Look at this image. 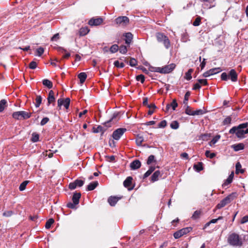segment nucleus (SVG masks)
Segmentation results:
<instances>
[{
	"instance_id": "obj_64",
	"label": "nucleus",
	"mask_w": 248,
	"mask_h": 248,
	"mask_svg": "<svg viewBox=\"0 0 248 248\" xmlns=\"http://www.w3.org/2000/svg\"><path fill=\"white\" fill-rule=\"evenodd\" d=\"M77 187L76 184L75 182L74 181L73 182L70 183L69 184V188L71 190H74Z\"/></svg>"
},
{
	"instance_id": "obj_56",
	"label": "nucleus",
	"mask_w": 248,
	"mask_h": 248,
	"mask_svg": "<svg viewBox=\"0 0 248 248\" xmlns=\"http://www.w3.org/2000/svg\"><path fill=\"white\" fill-rule=\"evenodd\" d=\"M167 125V122L166 120H163L160 122L158 125V127L159 128H164Z\"/></svg>"
},
{
	"instance_id": "obj_19",
	"label": "nucleus",
	"mask_w": 248,
	"mask_h": 248,
	"mask_svg": "<svg viewBox=\"0 0 248 248\" xmlns=\"http://www.w3.org/2000/svg\"><path fill=\"white\" fill-rule=\"evenodd\" d=\"M58 51L62 53H64V54L62 56V58L63 59H68L70 56V53L67 52L66 50L62 47H59L58 48Z\"/></svg>"
},
{
	"instance_id": "obj_10",
	"label": "nucleus",
	"mask_w": 248,
	"mask_h": 248,
	"mask_svg": "<svg viewBox=\"0 0 248 248\" xmlns=\"http://www.w3.org/2000/svg\"><path fill=\"white\" fill-rule=\"evenodd\" d=\"M221 71L220 68H215L210 69L209 70L204 72L202 76L204 78H207L209 77L210 76H212L215 74H216Z\"/></svg>"
},
{
	"instance_id": "obj_14",
	"label": "nucleus",
	"mask_w": 248,
	"mask_h": 248,
	"mask_svg": "<svg viewBox=\"0 0 248 248\" xmlns=\"http://www.w3.org/2000/svg\"><path fill=\"white\" fill-rule=\"evenodd\" d=\"M55 100L54 97V93L52 90H50L49 92L48 95L47 97V105H49L51 103H54Z\"/></svg>"
},
{
	"instance_id": "obj_57",
	"label": "nucleus",
	"mask_w": 248,
	"mask_h": 248,
	"mask_svg": "<svg viewBox=\"0 0 248 248\" xmlns=\"http://www.w3.org/2000/svg\"><path fill=\"white\" fill-rule=\"evenodd\" d=\"M37 63L34 61H32L30 62L29 64L30 68L31 69H34L36 68Z\"/></svg>"
},
{
	"instance_id": "obj_9",
	"label": "nucleus",
	"mask_w": 248,
	"mask_h": 248,
	"mask_svg": "<svg viewBox=\"0 0 248 248\" xmlns=\"http://www.w3.org/2000/svg\"><path fill=\"white\" fill-rule=\"evenodd\" d=\"M126 131V129L124 128H119L114 130L112 133V138L113 140H119Z\"/></svg>"
},
{
	"instance_id": "obj_48",
	"label": "nucleus",
	"mask_w": 248,
	"mask_h": 248,
	"mask_svg": "<svg viewBox=\"0 0 248 248\" xmlns=\"http://www.w3.org/2000/svg\"><path fill=\"white\" fill-rule=\"evenodd\" d=\"M118 49L119 50V52L122 54H125L127 51L126 46H121Z\"/></svg>"
},
{
	"instance_id": "obj_38",
	"label": "nucleus",
	"mask_w": 248,
	"mask_h": 248,
	"mask_svg": "<svg viewBox=\"0 0 248 248\" xmlns=\"http://www.w3.org/2000/svg\"><path fill=\"white\" fill-rule=\"evenodd\" d=\"M170 127L173 129H177L179 128V124L176 121H173L170 125Z\"/></svg>"
},
{
	"instance_id": "obj_35",
	"label": "nucleus",
	"mask_w": 248,
	"mask_h": 248,
	"mask_svg": "<svg viewBox=\"0 0 248 248\" xmlns=\"http://www.w3.org/2000/svg\"><path fill=\"white\" fill-rule=\"evenodd\" d=\"M54 222V220L53 218L49 219L46 222L45 227L46 229H49L52 224Z\"/></svg>"
},
{
	"instance_id": "obj_8",
	"label": "nucleus",
	"mask_w": 248,
	"mask_h": 248,
	"mask_svg": "<svg viewBox=\"0 0 248 248\" xmlns=\"http://www.w3.org/2000/svg\"><path fill=\"white\" fill-rule=\"evenodd\" d=\"M192 230V228L190 227L183 228L174 232L173 234V236L175 239H178L184 235L186 234L191 232Z\"/></svg>"
},
{
	"instance_id": "obj_62",
	"label": "nucleus",
	"mask_w": 248,
	"mask_h": 248,
	"mask_svg": "<svg viewBox=\"0 0 248 248\" xmlns=\"http://www.w3.org/2000/svg\"><path fill=\"white\" fill-rule=\"evenodd\" d=\"M49 121V118L47 117L44 118L41 121L40 124L41 125H44Z\"/></svg>"
},
{
	"instance_id": "obj_22",
	"label": "nucleus",
	"mask_w": 248,
	"mask_h": 248,
	"mask_svg": "<svg viewBox=\"0 0 248 248\" xmlns=\"http://www.w3.org/2000/svg\"><path fill=\"white\" fill-rule=\"evenodd\" d=\"M7 106V102L5 99L0 101V112H2Z\"/></svg>"
},
{
	"instance_id": "obj_39",
	"label": "nucleus",
	"mask_w": 248,
	"mask_h": 248,
	"mask_svg": "<svg viewBox=\"0 0 248 248\" xmlns=\"http://www.w3.org/2000/svg\"><path fill=\"white\" fill-rule=\"evenodd\" d=\"M194 168L198 172L201 171L203 169L202 163L199 162L197 164L194 165Z\"/></svg>"
},
{
	"instance_id": "obj_15",
	"label": "nucleus",
	"mask_w": 248,
	"mask_h": 248,
	"mask_svg": "<svg viewBox=\"0 0 248 248\" xmlns=\"http://www.w3.org/2000/svg\"><path fill=\"white\" fill-rule=\"evenodd\" d=\"M141 166V163L138 160H135L133 161L130 164V167L132 170H136L140 168Z\"/></svg>"
},
{
	"instance_id": "obj_40",
	"label": "nucleus",
	"mask_w": 248,
	"mask_h": 248,
	"mask_svg": "<svg viewBox=\"0 0 248 248\" xmlns=\"http://www.w3.org/2000/svg\"><path fill=\"white\" fill-rule=\"evenodd\" d=\"M42 97L40 95H37L35 99V106L39 107L42 102Z\"/></svg>"
},
{
	"instance_id": "obj_53",
	"label": "nucleus",
	"mask_w": 248,
	"mask_h": 248,
	"mask_svg": "<svg viewBox=\"0 0 248 248\" xmlns=\"http://www.w3.org/2000/svg\"><path fill=\"white\" fill-rule=\"evenodd\" d=\"M136 79L138 81H140L141 83H143L145 80L144 75L140 74L137 76Z\"/></svg>"
},
{
	"instance_id": "obj_23",
	"label": "nucleus",
	"mask_w": 248,
	"mask_h": 248,
	"mask_svg": "<svg viewBox=\"0 0 248 248\" xmlns=\"http://www.w3.org/2000/svg\"><path fill=\"white\" fill-rule=\"evenodd\" d=\"M78 78L79 79L80 83H83L87 78V75L84 72H81L78 75Z\"/></svg>"
},
{
	"instance_id": "obj_46",
	"label": "nucleus",
	"mask_w": 248,
	"mask_h": 248,
	"mask_svg": "<svg viewBox=\"0 0 248 248\" xmlns=\"http://www.w3.org/2000/svg\"><path fill=\"white\" fill-rule=\"evenodd\" d=\"M74 182H75V184H76L77 187V186L81 187L84 184V181L82 180H80V179H77Z\"/></svg>"
},
{
	"instance_id": "obj_26",
	"label": "nucleus",
	"mask_w": 248,
	"mask_h": 248,
	"mask_svg": "<svg viewBox=\"0 0 248 248\" xmlns=\"http://www.w3.org/2000/svg\"><path fill=\"white\" fill-rule=\"evenodd\" d=\"M143 141L144 138L143 136L140 135H138L136 138V143L137 145L138 146H141Z\"/></svg>"
},
{
	"instance_id": "obj_63",
	"label": "nucleus",
	"mask_w": 248,
	"mask_h": 248,
	"mask_svg": "<svg viewBox=\"0 0 248 248\" xmlns=\"http://www.w3.org/2000/svg\"><path fill=\"white\" fill-rule=\"evenodd\" d=\"M13 212L12 211H5L3 213V216L9 217H11L13 215Z\"/></svg>"
},
{
	"instance_id": "obj_45",
	"label": "nucleus",
	"mask_w": 248,
	"mask_h": 248,
	"mask_svg": "<svg viewBox=\"0 0 248 248\" xmlns=\"http://www.w3.org/2000/svg\"><path fill=\"white\" fill-rule=\"evenodd\" d=\"M114 65L117 68H123L124 66V64L123 62H120L119 61H115Z\"/></svg>"
},
{
	"instance_id": "obj_13",
	"label": "nucleus",
	"mask_w": 248,
	"mask_h": 248,
	"mask_svg": "<svg viewBox=\"0 0 248 248\" xmlns=\"http://www.w3.org/2000/svg\"><path fill=\"white\" fill-rule=\"evenodd\" d=\"M234 176L233 172H232L230 174L228 178L224 181L223 183L222 186L223 187L225 188L227 187L229 184H230L232 181Z\"/></svg>"
},
{
	"instance_id": "obj_4",
	"label": "nucleus",
	"mask_w": 248,
	"mask_h": 248,
	"mask_svg": "<svg viewBox=\"0 0 248 248\" xmlns=\"http://www.w3.org/2000/svg\"><path fill=\"white\" fill-rule=\"evenodd\" d=\"M129 23V19L126 16H120L114 20V24L117 27L125 28Z\"/></svg>"
},
{
	"instance_id": "obj_16",
	"label": "nucleus",
	"mask_w": 248,
	"mask_h": 248,
	"mask_svg": "<svg viewBox=\"0 0 248 248\" xmlns=\"http://www.w3.org/2000/svg\"><path fill=\"white\" fill-rule=\"evenodd\" d=\"M124 36L125 37V42L127 45H129L133 39V35L131 32L125 33Z\"/></svg>"
},
{
	"instance_id": "obj_47",
	"label": "nucleus",
	"mask_w": 248,
	"mask_h": 248,
	"mask_svg": "<svg viewBox=\"0 0 248 248\" xmlns=\"http://www.w3.org/2000/svg\"><path fill=\"white\" fill-rule=\"evenodd\" d=\"M232 121V118L228 116L227 118H226L223 121V125H228L230 124Z\"/></svg>"
},
{
	"instance_id": "obj_18",
	"label": "nucleus",
	"mask_w": 248,
	"mask_h": 248,
	"mask_svg": "<svg viewBox=\"0 0 248 248\" xmlns=\"http://www.w3.org/2000/svg\"><path fill=\"white\" fill-rule=\"evenodd\" d=\"M119 199V198L117 197L111 196L108 198V202L111 206H114L118 201Z\"/></svg>"
},
{
	"instance_id": "obj_30",
	"label": "nucleus",
	"mask_w": 248,
	"mask_h": 248,
	"mask_svg": "<svg viewBox=\"0 0 248 248\" xmlns=\"http://www.w3.org/2000/svg\"><path fill=\"white\" fill-rule=\"evenodd\" d=\"M89 32V30L88 27H82L79 31V33L80 36H84L86 35Z\"/></svg>"
},
{
	"instance_id": "obj_17",
	"label": "nucleus",
	"mask_w": 248,
	"mask_h": 248,
	"mask_svg": "<svg viewBox=\"0 0 248 248\" xmlns=\"http://www.w3.org/2000/svg\"><path fill=\"white\" fill-rule=\"evenodd\" d=\"M231 148H232L234 150V151L237 152L243 150L244 148V145L243 143H242L235 144L232 145L231 146Z\"/></svg>"
},
{
	"instance_id": "obj_20",
	"label": "nucleus",
	"mask_w": 248,
	"mask_h": 248,
	"mask_svg": "<svg viewBox=\"0 0 248 248\" xmlns=\"http://www.w3.org/2000/svg\"><path fill=\"white\" fill-rule=\"evenodd\" d=\"M98 185V183L97 181H94L92 183H91L89 185H88L87 187V191H91L94 189L96 186Z\"/></svg>"
},
{
	"instance_id": "obj_50",
	"label": "nucleus",
	"mask_w": 248,
	"mask_h": 248,
	"mask_svg": "<svg viewBox=\"0 0 248 248\" xmlns=\"http://www.w3.org/2000/svg\"><path fill=\"white\" fill-rule=\"evenodd\" d=\"M70 103V100L69 98H66L64 100V103H63V105L64 106L65 108H66V109L68 108L69 107Z\"/></svg>"
},
{
	"instance_id": "obj_34",
	"label": "nucleus",
	"mask_w": 248,
	"mask_h": 248,
	"mask_svg": "<svg viewBox=\"0 0 248 248\" xmlns=\"http://www.w3.org/2000/svg\"><path fill=\"white\" fill-rule=\"evenodd\" d=\"M29 183V181H25L23 182L19 186V189L22 191L25 189L27 184Z\"/></svg>"
},
{
	"instance_id": "obj_59",
	"label": "nucleus",
	"mask_w": 248,
	"mask_h": 248,
	"mask_svg": "<svg viewBox=\"0 0 248 248\" xmlns=\"http://www.w3.org/2000/svg\"><path fill=\"white\" fill-rule=\"evenodd\" d=\"M137 62L136 59L131 58L129 61V64L131 66H135L137 65Z\"/></svg>"
},
{
	"instance_id": "obj_49",
	"label": "nucleus",
	"mask_w": 248,
	"mask_h": 248,
	"mask_svg": "<svg viewBox=\"0 0 248 248\" xmlns=\"http://www.w3.org/2000/svg\"><path fill=\"white\" fill-rule=\"evenodd\" d=\"M201 21V17L200 16L197 17L193 23V25L194 26H198L200 25Z\"/></svg>"
},
{
	"instance_id": "obj_37",
	"label": "nucleus",
	"mask_w": 248,
	"mask_h": 248,
	"mask_svg": "<svg viewBox=\"0 0 248 248\" xmlns=\"http://www.w3.org/2000/svg\"><path fill=\"white\" fill-rule=\"evenodd\" d=\"M235 168H236V173H238L239 172H241V173H243L244 172V171L243 170H240L241 168V165L240 163V162H237L236 164Z\"/></svg>"
},
{
	"instance_id": "obj_29",
	"label": "nucleus",
	"mask_w": 248,
	"mask_h": 248,
	"mask_svg": "<svg viewBox=\"0 0 248 248\" xmlns=\"http://www.w3.org/2000/svg\"><path fill=\"white\" fill-rule=\"evenodd\" d=\"M132 178L130 176H129L126 178V179L124 182V186L125 187H129L132 183Z\"/></svg>"
},
{
	"instance_id": "obj_55",
	"label": "nucleus",
	"mask_w": 248,
	"mask_h": 248,
	"mask_svg": "<svg viewBox=\"0 0 248 248\" xmlns=\"http://www.w3.org/2000/svg\"><path fill=\"white\" fill-rule=\"evenodd\" d=\"M44 49L43 47H40L36 49L37 55L38 56H41L44 53Z\"/></svg>"
},
{
	"instance_id": "obj_1",
	"label": "nucleus",
	"mask_w": 248,
	"mask_h": 248,
	"mask_svg": "<svg viewBox=\"0 0 248 248\" xmlns=\"http://www.w3.org/2000/svg\"><path fill=\"white\" fill-rule=\"evenodd\" d=\"M248 123H243L237 126L232 127L230 130L229 133L231 134H235L237 138L242 139L245 138V135L248 134Z\"/></svg>"
},
{
	"instance_id": "obj_25",
	"label": "nucleus",
	"mask_w": 248,
	"mask_h": 248,
	"mask_svg": "<svg viewBox=\"0 0 248 248\" xmlns=\"http://www.w3.org/2000/svg\"><path fill=\"white\" fill-rule=\"evenodd\" d=\"M42 83L44 86L47 87L48 89H51L53 87L52 82L48 79H43Z\"/></svg>"
},
{
	"instance_id": "obj_28",
	"label": "nucleus",
	"mask_w": 248,
	"mask_h": 248,
	"mask_svg": "<svg viewBox=\"0 0 248 248\" xmlns=\"http://www.w3.org/2000/svg\"><path fill=\"white\" fill-rule=\"evenodd\" d=\"M178 104L175 99L173 100L172 102L170 104H168L166 106V109L167 110L169 109L170 107H171L173 110H175V108L177 107Z\"/></svg>"
},
{
	"instance_id": "obj_42",
	"label": "nucleus",
	"mask_w": 248,
	"mask_h": 248,
	"mask_svg": "<svg viewBox=\"0 0 248 248\" xmlns=\"http://www.w3.org/2000/svg\"><path fill=\"white\" fill-rule=\"evenodd\" d=\"M118 49L119 46L117 45H113L110 48V51L112 53H114L118 50Z\"/></svg>"
},
{
	"instance_id": "obj_60",
	"label": "nucleus",
	"mask_w": 248,
	"mask_h": 248,
	"mask_svg": "<svg viewBox=\"0 0 248 248\" xmlns=\"http://www.w3.org/2000/svg\"><path fill=\"white\" fill-rule=\"evenodd\" d=\"M198 81L200 84H202L203 85H207L208 84L207 79H199L198 80Z\"/></svg>"
},
{
	"instance_id": "obj_36",
	"label": "nucleus",
	"mask_w": 248,
	"mask_h": 248,
	"mask_svg": "<svg viewBox=\"0 0 248 248\" xmlns=\"http://www.w3.org/2000/svg\"><path fill=\"white\" fill-rule=\"evenodd\" d=\"M162 42H163V45L167 49L170 47V41L167 36Z\"/></svg>"
},
{
	"instance_id": "obj_6",
	"label": "nucleus",
	"mask_w": 248,
	"mask_h": 248,
	"mask_svg": "<svg viewBox=\"0 0 248 248\" xmlns=\"http://www.w3.org/2000/svg\"><path fill=\"white\" fill-rule=\"evenodd\" d=\"M234 193H232L221 200L216 206L217 209H220L230 203L234 199Z\"/></svg>"
},
{
	"instance_id": "obj_54",
	"label": "nucleus",
	"mask_w": 248,
	"mask_h": 248,
	"mask_svg": "<svg viewBox=\"0 0 248 248\" xmlns=\"http://www.w3.org/2000/svg\"><path fill=\"white\" fill-rule=\"evenodd\" d=\"M205 155L206 157H209L210 158H213L216 156V154L215 153H210L209 151H206L205 152Z\"/></svg>"
},
{
	"instance_id": "obj_12",
	"label": "nucleus",
	"mask_w": 248,
	"mask_h": 248,
	"mask_svg": "<svg viewBox=\"0 0 248 248\" xmlns=\"http://www.w3.org/2000/svg\"><path fill=\"white\" fill-rule=\"evenodd\" d=\"M103 22V19L101 17L97 18H92L88 22L91 26H98L100 25Z\"/></svg>"
},
{
	"instance_id": "obj_52",
	"label": "nucleus",
	"mask_w": 248,
	"mask_h": 248,
	"mask_svg": "<svg viewBox=\"0 0 248 248\" xmlns=\"http://www.w3.org/2000/svg\"><path fill=\"white\" fill-rule=\"evenodd\" d=\"M210 135L208 134H201L199 137V139L202 140H207Z\"/></svg>"
},
{
	"instance_id": "obj_27",
	"label": "nucleus",
	"mask_w": 248,
	"mask_h": 248,
	"mask_svg": "<svg viewBox=\"0 0 248 248\" xmlns=\"http://www.w3.org/2000/svg\"><path fill=\"white\" fill-rule=\"evenodd\" d=\"M167 36L162 33L158 32L156 34L157 40L159 42H162Z\"/></svg>"
},
{
	"instance_id": "obj_33",
	"label": "nucleus",
	"mask_w": 248,
	"mask_h": 248,
	"mask_svg": "<svg viewBox=\"0 0 248 248\" xmlns=\"http://www.w3.org/2000/svg\"><path fill=\"white\" fill-rule=\"evenodd\" d=\"M220 136L219 135H217L212 140L209 142V145L212 146L213 145L216 144L217 141L220 139Z\"/></svg>"
},
{
	"instance_id": "obj_31",
	"label": "nucleus",
	"mask_w": 248,
	"mask_h": 248,
	"mask_svg": "<svg viewBox=\"0 0 248 248\" xmlns=\"http://www.w3.org/2000/svg\"><path fill=\"white\" fill-rule=\"evenodd\" d=\"M193 72V69H189L188 70V71L186 73L185 78L187 80H190L192 78L191 74Z\"/></svg>"
},
{
	"instance_id": "obj_44",
	"label": "nucleus",
	"mask_w": 248,
	"mask_h": 248,
	"mask_svg": "<svg viewBox=\"0 0 248 248\" xmlns=\"http://www.w3.org/2000/svg\"><path fill=\"white\" fill-rule=\"evenodd\" d=\"M201 215V211L197 210L195 211L192 216V218L193 219H196L198 218Z\"/></svg>"
},
{
	"instance_id": "obj_58",
	"label": "nucleus",
	"mask_w": 248,
	"mask_h": 248,
	"mask_svg": "<svg viewBox=\"0 0 248 248\" xmlns=\"http://www.w3.org/2000/svg\"><path fill=\"white\" fill-rule=\"evenodd\" d=\"M204 113V111L202 109H198L195 111H194V115H202Z\"/></svg>"
},
{
	"instance_id": "obj_24",
	"label": "nucleus",
	"mask_w": 248,
	"mask_h": 248,
	"mask_svg": "<svg viewBox=\"0 0 248 248\" xmlns=\"http://www.w3.org/2000/svg\"><path fill=\"white\" fill-rule=\"evenodd\" d=\"M223 218V217H219L217 218H216V219H212V220H211L209 222L206 223L204 226V228H203V229H205L206 228H207V227H208L210 224L211 223H216L217 222V221L218 220H219L220 219H222Z\"/></svg>"
},
{
	"instance_id": "obj_3",
	"label": "nucleus",
	"mask_w": 248,
	"mask_h": 248,
	"mask_svg": "<svg viewBox=\"0 0 248 248\" xmlns=\"http://www.w3.org/2000/svg\"><path fill=\"white\" fill-rule=\"evenodd\" d=\"M221 79L224 81L230 79L232 82H236L238 80V75L234 69H231L228 74L222 73L221 75Z\"/></svg>"
},
{
	"instance_id": "obj_41",
	"label": "nucleus",
	"mask_w": 248,
	"mask_h": 248,
	"mask_svg": "<svg viewBox=\"0 0 248 248\" xmlns=\"http://www.w3.org/2000/svg\"><path fill=\"white\" fill-rule=\"evenodd\" d=\"M155 162V157L154 155H150L147 159V164L150 165L153 162Z\"/></svg>"
},
{
	"instance_id": "obj_2",
	"label": "nucleus",
	"mask_w": 248,
	"mask_h": 248,
	"mask_svg": "<svg viewBox=\"0 0 248 248\" xmlns=\"http://www.w3.org/2000/svg\"><path fill=\"white\" fill-rule=\"evenodd\" d=\"M228 243L233 247H240L243 244L242 239L236 233H232L229 235L228 237Z\"/></svg>"
},
{
	"instance_id": "obj_11",
	"label": "nucleus",
	"mask_w": 248,
	"mask_h": 248,
	"mask_svg": "<svg viewBox=\"0 0 248 248\" xmlns=\"http://www.w3.org/2000/svg\"><path fill=\"white\" fill-rule=\"evenodd\" d=\"M175 67V64L171 63L162 67V74H167L171 72Z\"/></svg>"
},
{
	"instance_id": "obj_21",
	"label": "nucleus",
	"mask_w": 248,
	"mask_h": 248,
	"mask_svg": "<svg viewBox=\"0 0 248 248\" xmlns=\"http://www.w3.org/2000/svg\"><path fill=\"white\" fill-rule=\"evenodd\" d=\"M160 175V172L159 170L155 171L151 176V181L153 182H155L158 180L159 176Z\"/></svg>"
},
{
	"instance_id": "obj_7",
	"label": "nucleus",
	"mask_w": 248,
	"mask_h": 248,
	"mask_svg": "<svg viewBox=\"0 0 248 248\" xmlns=\"http://www.w3.org/2000/svg\"><path fill=\"white\" fill-rule=\"evenodd\" d=\"M81 197L80 193H75L72 197V202L67 203V206L71 209L76 208V206L79 203V200Z\"/></svg>"
},
{
	"instance_id": "obj_43",
	"label": "nucleus",
	"mask_w": 248,
	"mask_h": 248,
	"mask_svg": "<svg viewBox=\"0 0 248 248\" xmlns=\"http://www.w3.org/2000/svg\"><path fill=\"white\" fill-rule=\"evenodd\" d=\"M185 112L187 115L194 116V111L192 110L191 108L188 106L185 110Z\"/></svg>"
},
{
	"instance_id": "obj_32",
	"label": "nucleus",
	"mask_w": 248,
	"mask_h": 248,
	"mask_svg": "<svg viewBox=\"0 0 248 248\" xmlns=\"http://www.w3.org/2000/svg\"><path fill=\"white\" fill-rule=\"evenodd\" d=\"M31 141L33 142H36L39 141V135L36 132H33L31 135Z\"/></svg>"
},
{
	"instance_id": "obj_5",
	"label": "nucleus",
	"mask_w": 248,
	"mask_h": 248,
	"mask_svg": "<svg viewBox=\"0 0 248 248\" xmlns=\"http://www.w3.org/2000/svg\"><path fill=\"white\" fill-rule=\"evenodd\" d=\"M12 117L16 120H25L31 117V113L25 111H16L13 113Z\"/></svg>"
},
{
	"instance_id": "obj_51",
	"label": "nucleus",
	"mask_w": 248,
	"mask_h": 248,
	"mask_svg": "<svg viewBox=\"0 0 248 248\" xmlns=\"http://www.w3.org/2000/svg\"><path fill=\"white\" fill-rule=\"evenodd\" d=\"M102 131V127L100 125L98 126L96 128L93 127V132L94 133H97Z\"/></svg>"
},
{
	"instance_id": "obj_61",
	"label": "nucleus",
	"mask_w": 248,
	"mask_h": 248,
	"mask_svg": "<svg viewBox=\"0 0 248 248\" xmlns=\"http://www.w3.org/2000/svg\"><path fill=\"white\" fill-rule=\"evenodd\" d=\"M190 95V93L189 92H187L186 93L185 95V98H184V104H186L187 103V101H188V98H189V97Z\"/></svg>"
}]
</instances>
